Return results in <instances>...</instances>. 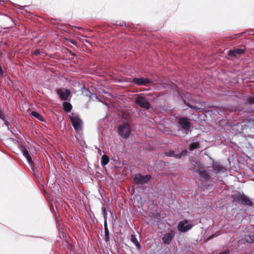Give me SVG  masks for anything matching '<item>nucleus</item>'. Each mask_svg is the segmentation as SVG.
Listing matches in <instances>:
<instances>
[{"label":"nucleus","instance_id":"f257e3e1","mask_svg":"<svg viewBox=\"0 0 254 254\" xmlns=\"http://www.w3.org/2000/svg\"><path fill=\"white\" fill-rule=\"evenodd\" d=\"M123 118L125 119L126 122L123 123L118 127V132L119 134L124 138H127L131 133V129L128 124L129 116L127 113L123 114Z\"/></svg>","mask_w":254,"mask_h":254},{"label":"nucleus","instance_id":"f03ea898","mask_svg":"<svg viewBox=\"0 0 254 254\" xmlns=\"http://www.w3.org/2000/svg\"><path fill=\"white\" fill-rule=\"evenodd\" d=\"M203 168V166L201 162L194 161L191 162L190 166V169L194 172H197L200 176L204 180H208L209 178V176L208 173L205 170H201Z\"/></svg>","mask_w":254,"mask_h":254},{"label":"nucleus","instance_id":"7ed1b4c3","mask_svg":"<svg viewBox=\"0 0 254 254\" xmlns=\"http://www.w3.org/2000/svg\"><path fill=\"white\" fill-rule=\"evenodd\" d=\"M232 198L236 202L244 205H251L252 204L251 201L245 195L243 192L238 191L234 192L232 194Z\"/></svg>","mask_w":254,"mask_h":254},{"label":"nucleus","instance_id":"20e7f679","mask_svg":"<svg viewBox=\"0 0 254 254\" xmlns=\"http://www.w3.org/2000/svg\"><path fill=\"white\" fill-rule=\"evenodd\" d=\"M135 103L141 108L145 109H149L150 106L148 100L142 94L136 95Z\"/></svg>","mask_w":254,"mask_h":254},{"label":"nucleus","instance_id":"39448f33","mask_svg":"<svg viewBox=\"0 0 254 254\" xmlns=\"http://www.w3.org/2000/svg\"><path fill=\"white\" fill-rule=\"evenodd\" d=\"M72 125L76 130L78 131L82 129V122L79 117L74 114L69 116Z\"/></svg>","mask_w":254,"mask_h":254},{"label":"nucleus","instance_id":"423d86ee","mask_svg":"<svg viewBox=\"0 0 254 254\" xmlns=\"http://www.w3.org/2000/svg\"><path fill=\"white\" fill-rule=\"evenodd\" d=\"M151 179L149 175L142 176L139 174H136L134 177V181L137 184L143 185L147 183Z\"/></svg>","mask_w":254,"mask_h":254},{"label":"nucleus","instance_id":"0eeeda50","mask_svg":"<svg viewBox=\"0 0 254 254\" xmlns=\"http://www.w3.org/2000/svg\"><path fill=\"white\" fill-rule=\"evenodd\" d=\"M189 221L187 220L181 221L178 225V229L181 232H186L191 229L192 225L188 223Z\"/></svg>","mask_w":254,"mask_h":254},{"label":"nucleus","instance_id":"6e6552de","mask_svg":"<svg viewBox=\"0 0 254 254\" xmlns=\"http://www.w3.org/2000/svg\"><path fill=\"white\" fill-rule=\"evenodd\" d=\"M132 82L138 86H146L152 82V80L144 77L134 78Z\"/></svg>","mask_w":254,"mask_h":254},{"label":"nucleus","instance_id":"1a4fd4ad","mask_svg":"<svg viewBox=\"0 0 254 254\" xmlns=\"http://www.w3.org/2000/svg\"><path fill=\"white\" fill-rule=\"evenodd\" d=\"M179 123L182 128L185 130L186 134H187V131L190 129V123L189 120L186 118H181L179 119Z\"/></svg>","mask_w":254,"mask_h":254},{"label":"nucleus","instance_id":"9d476101","mask_svg":"<svg viewBox=\"0 0 254 254\" xmlns=\"http://www.w3.org/2000/svg\"><path fill=\"white\" fill-rule=\"evenodd\" d=\"M175 234L172 231L165 234L162 238L163 243L167 245L170 244Z\"/></svg>","mask_w":254,"mask_h":254},{"label":"nucleus","instance_id":"9b49d317","mask_svg":"<svg viewBox=\"0 0 254 254\" xmlns=\"http://www.w3.org/2000/svg\"><path fill=\"white\" fill-rule=\"evenodd\" d=\"M57 93L62 100H66L68 99L70 92L66 89H59L57 91Z\"/></svg>","mask_w":254,"mask_h":254},{"label":"nucleus","instance_id":"f8f14e48","mask_svg":"<svg viewBox=\"0 0 254 254\" xmlns=\"http://www.w3.org/2000/svg\"><path fill=\"white\" fill-rule=\"evenodd\" d=\"M245 49H230L228 51V56L230 57H234L237 55H241L245 52Z\"/></svg>","mask_w":254,"mask_h":254},{"label":"nucleus","instance_id":"ddd939ff","mask_svg":"<svg viewBox=\"0 0 254 254\" xmlns=\"http://www.w3.org/2000/svg\"><path fill=\"white\" fill-rule=\"evenodd\" d=\"M245 241L249 243L254 242V229L249 234L245 236Z\"/></svg>","mask_w":254,"mask_h":254},{"label":"nucleus","instance_id":"4468645a","mask_svg":"<svg viewBox=\"0 0 254 254\" xmlns=\"http://www.w3.org/2000/svg\"><path fill=\"white\" fill-rule=\"evenodd\" d=\"M22 152L23 153V155L26 158L28 163L31 165L32 163V158L30 156V153L28 150L26 149H22Z\"/></svg>","mask_w":254,"mask_h":254},{"label":"nucleus","instance_id":"2eb2a0df","mask_svg":"<svg viewBox=\"0 0 254 254\" xmlns=\"http://www.w3.org/2000/svg\"><path fill=\"white\" fill-rule=\"evenodd\" d=\"M31 115H32V116H33L35 118H37L39 120L42 121V122L44 121V118L41 116V115L40 114H39L37 112L32 111Z\"/></svg>","mask_w":254,"mask_h":254},{"label":"nucleus","instance_id":"dca6fc26","mask_svg":"<svg viewBox=\"0 0 254 254\" xmlns=\"http://www.w3.org/2000/svg\"><path fill=\"white\" fill-rule=\"evenodd\" d=\"M189 148L190 150H193L200 148V144L198 142H192L189 145Z\"/></svg>","mask_w":254,"mask_h":254},{"label":"nucleus","instance_id":"f3484780","mask_svg":"<svg viewBox=\"0 0 254 254\" xmlns=\"http://www.w3.org/2000/svg\"><path fill=\"white\" fill-rule=\"evenodd\" d=\"M0 118L3 122H4V124L8 128H9V126H10L11 125L10 123L6 120V117L2 114L0 110Z\"/></svg>","mask_w":254,"mask_h":254},{"label":"nucleus","instance_id":"a211bd4d","mask_svg":"<svg viewBox=\"0 0 254 254\" xmlns=\"http://www.w3.org/2000/svg\"><path fill=\"white\" fill-rule=\"evenodd\" d=\"M63 106L64 110L66 112H69L72 108L71 105L67 102L64 103Z\"/></svg>","mask_w":254,"mask_h":254},{"label":"nucleus","instance_id":"6ab92c4d","mask_svg":"<svg viewBox=\"0 0 254 254\" xmlns=\"http://www.w3.org/2000/svg\"><path fill=\"white\" fill-rule=\"evenodd\" d=\"M131 241L137 247L138 249H139L140 245L139 242H138L136 238L133 235L131 236Z\"/></svg>","mask_w":254,"mask_h":254},{"label":"nucleus","instance_id":"aec40b11","mask_svg":"<svg viewBox=\"0 0 254 254\" xmlns=\"http://www.w3.org/2000/svg\"><path fill=\"white\" fill-rule=\"evenodd\" d=\"M109 158L107 156L103 155L102 156L101 162H102V164L103 165H107L109 163Z\"/></svg>","mask_w":254,"mask_h":254},{"label":"nucleus","instance_id":"412c9836","mask_svg":"<svg viewBox=\"0 0 254 254\" xmlns=\"http://www.w3.org/2000/svg\"><path fill=\"white\" fill-rule=\"evenodd\" d=\"M214 170L216 172H223V168L221 165L215 166Z\"/></svg>","mask_w":254,"mask_h":254},{"label":"nucleus","instance_id":"4be33fe9","mask_svg":"<svg viewBox=\"0 0 254 254\" xmlns=\"http://www.w3.org/2000/svg\"><path fill=\"white\" fill-rule=\"evenodd\" d=\"M110 239L109 237V231L108 229H105V241L106 242L109 241Z\"/></svg>","mask_w":254,"mask_h":254},{"label":"nucleus","instance_id":"5701e85b","mask_svg":"<svg viewBox=\"0 0 254 254\" xmlns=\"http://www.w3.org/2000/svg\"><path fill=\"white\" fill-rule=\"evenodd\" d=\"M184 102H185V104L191 109H193L195 111H196L197 110H201L200 108H196L194 106H193L190 105L189 103H186V102L185 101Z\"/></svg>","mask_w":254,"mask_h":254},{"label":"nucleus","instance_id":"b1692460","mask_svg":"<svg viewBox=\"0 0 254 254\" xmlns=\"http://www.w3.org/2000/svg\"><path fill=\"white\" fill-rule=\"evenodd\" d=\"M66 42L67 44H68L69 43H72L75 46H77V45L76 44V42L72 40L66 39Z\"/></svg>","mask_w":254,"mask_h":254},{"label":"nucleus","instance_id":"393cba45","mask_svg":"<svg viewBox=\"0 0 254 254\" xmlns=\"http://www.w3.org/2000/svg\"><path fill=\"white\" fill-rule=\"evenodd\" d=\"M166 155L168 156H172L174 154V152L172 151H170L166 152Z\"/></svg>","mask_w":254,"mask_h":254},{"label":"nucleus","instance_id":"a878e982","mask_svg":"<svg viewBox=\"0 0 254 254\" xmlns=\"http://www.w3.org/2000/svg\"><path fill=\"white\" fill-rule=\"evenodd\" d=\"M40 52H41L40 49H37L36 50L34 51V54L35 55H38L40 54Z\"/></svg>","mask_w":254,"mask_h":254},{"label":"nucleus","instance_id":"bb28decb","mask_svg":"<svg viewBox=\"0 0 254 254\" xmlns=\"http://www.w3.org/2000/svg\"><path fill=\"white\" fill-rule=\"evenodd\" d=\"M108 229L107 226V222L106 218V216H105V221H104V229Z\"/></svg>","mask_w":254,"mask_h":254},{"label":"nucleus","instance_id":"cd10ccee","mask_svg":"<svg viewBox=\"0 0 254 254\" xmlns=\"http://www.w3.org/2000/svg\"><path fill=\"white\" fill-rule=\"evenodd\" d=\"M187 150H184L182 151L181 153L182 156L186 155L187 154Z\"/></svg>","mask_w":254,"mask_h":254},{"label":"nucleus","instance_id":"c85d7f7f","mask_svg":"<svg viewBox=\"0 0 254 254\" xmlns=\"http://www.w3.org/2000/svg\"><path fill=\"white\" fill-rule=\"evenodd\" d=\"M229 253L228 250H225L224 251L219 253V254H228Z\"/></svg>","mask_w":254,"mask_h":254},{"label":"nucleus","instance_id":"c756f323","mask_svg":"<svg viewBox=\"0 0 254 254\" xmlns=\"http://www.w3.org/2000/svg\"><path fill=\"white\" fill-rule=\"evenodd\" d=\"M249 101L251 103L254 104V97L250 98Z\"/></svg>","mask_w":254,"mask_h":254},{"label":"nucleus","instance_id":"7c9ffc66","mask_svg":"<svg viewBox=\"0 0 254 254\" xmlns=\"http://www.w3.org/2000/svg\"><path fill=\"white\" fill-rule=\"evenodd\" d=\"M175 156L176 158H181V157L182 156V155L181 154V153H180V154H176Z\"/></svg>","mask_w":254,"mask_h":254},{"label":"nucleus","instance_id":"2f4dec72","mask_svg":"<svg viewBox=\"0 0 254 254\" xmlns=\"http://www.w3.org/2000/svg\"><path fill=\"white\" fill-rule=\"evenodd\" d=\"M3 53H2V52H0V56L1 58H2V57H3Z\"/></svg>","mask_w":254,"mask_h":254}]
</instances>
